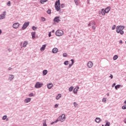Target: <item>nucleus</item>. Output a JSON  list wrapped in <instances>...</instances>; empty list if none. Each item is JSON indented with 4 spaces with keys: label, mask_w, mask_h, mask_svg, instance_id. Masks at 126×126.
<instances>
[{
    "label": "nucleus",
    "mask_w": 126,
    "mask_h": 126,
    "mask_svg": "<svg viewBox=\"0 0 126 126\" xmlns=\"http://www.w3.org/2000/svg\"><path fill=\"white\" fill-rule=\"evenodd\" d=\"M124 29H125V27L123 26H119L116 27V32L121 35H123L124 34Z\"/></svg>",
    "instance_id": "1"
},
{
    "label": "nucleus",
    "mask_w": 126,
    "mask_h": 126,
    "mask_svg": "<svg viewBox=\"0 0 126 126\" xmlns=\"http://www.w3.org/2000/svg\"><path fill=\"white\" fill-rule=\"evenodd\" d=\"M55 8L57 11H60L61 10V3L60 2V0H58L55 3Z\"/></svg>",
    "instance_id": "2"
},
{
    "label": "nucleus",
    "mask_w": 126,
    "mask_h": 126,
    "mask_svg": "<svg viewBox=\"0 0 126 126\" xmlns=\"http://www.w3.org/2000/svg\"><path fill=\"white\" fill-rule=\"evenodd\" d=\"M64 120H65V115L63 114L61 116L59 117L57 120L56 121L55 123L58 122V121H60V122H64Z\"/></svg>",
    "instance_id": "3"
},
{
    "label": "nucleus",
    "mask_w": 126,
    "mask_h": 126,
    "mask_svg": "<svg viewBox=\"0 0 126 126\" xmlns=\"http://www.w3.org/2000/svg\"><path fill=\"white\" fill-rule=\"evenodd\" d=\"M63 35V31L61 30H58L56 32V35L60 37Z\"/></svg>",
    "instance_id": "4"
},
{
    "label": "nucleus",
    "mask_w": 126,
    "mask_h": 126,
    "mask_svg": "<svg viewBox=\"0 0 126 126\" xmlns=\"http://www.w3.org/2000/svg\"><path fill=\"white\" fill-rule=\"evenodd\" d=\"M29 22H25L24 25L23 26L22 28V30H25V29H26V28H27V27H28V26L29 25Z\"/></svg>",
    "instance_id": "5"
},
{
    "label": "nucleus",
    "mask_w": 126,
    "mask_h": 126,
    "mask_svg": "<svg viewBox=\"0 0 126 126\" xmlns=\"http://www.w3.org/2000/svg\"><path fill=\"white\" fill-rule=\"evenodd\" d=\"M43 86V83L40 82H37L35 85V88H40Z\"/></svg>",
    "instance_id": "6"
},
{
    "label": "nucleus",
    "mask_w": 126,
    "mask_h": 126,
    "mask_svg": "<svg viewBox=\"0 0 126 126\" xmlns=\"http://www.w3.org/2000/svg\"><path fill=\"white\" fill-rule=\"evenodd\" d=\"M87 66L89 68H91V67L93 66V63L91 61L89 62L87 64Z\"/></svg>",
    "instance_id": "7"
},
{
    "label": "nucleus",
    "mask_w": 126,
    "mask_h": 126,
    "mask_svg": "<svg viewBox=\"0 0 126 126\" xmlns=\"http://www.w3.org/2000/svg\"><path fill=\"white\" fill-rule=\"evenodd\" d=\"M13 27L15 29H16L19 27V23H15L13 25Z\"/></svg>",
    "instance_id": "8"
},
{
    "label": "nucleus",
    "mask_w": 126,
    "mask_h": 126,
    "mask_svg": "<svg viewBox=\"0 0 126 126\" xmlns=\"http://www.w3.org/2000/svg\"><path fill=\"white\" fill-rule=\"evenodd\" d=\"M5 13H6V12L5 11H4L3 12V14H1L0 15V19L1 20V19H3L5 18Z\"/></svg>",
    "instance_id": "9"
},
{
    "label": "nucleus",
    "mask_w": 126,
    "mask_h": 126,
    "mask_svg": "<svg viewBox=\"0 0 126 126\" xmlns=\"http://www.w3.org/2000/svg\"><path fill=\"white\" fill-rule=\"evenodd\" d=\"M54 21H55V22H57V23H59V22L61 21V20H60V17H56L54 18Z\"/></svg>",
    "instance_id": "10"
},
{
    "label": "nucleus",
    "mask_w": 126,
    "mask_h": 126,
    "mask_svg": "<svg viewBox=\"0 0 126 126\" xmlns=\"http://www.w3.org/2000/svg\"><path fill=\"white\" fill-rule=\"evenodd\" d=\"M58 48H54L52 50V53H53V54H57V53H58Z\"/></svg>",
    "instance_id": "11"
},
{
    "label": "nucleus",
    "mask_w": 126,
    "mask_h": 126,
    "mask_svg": "<svg viewBox=\"0 0 126 126\" xmlns=\"http://www.w3.org/2000/svg\"><path fill=\"white\" fill-rule=\"evenodd\" d=\"M53 87V84L52 83H49L47 85V88L48 89H51Z\"/></svg>",
    "instance_id": "12"
},
{
    "label": "nucleus",
    "mask_w": 126,
    "mask_h": 126,
    "mask_svg": "<svg viewBox=\"0 0 126 126\" xmlns=\"http://www.w3.org/2000/svg\"><path fill=\"white\" fill-rule=\"evenodd\" d=\"M30 101H31V98H30V97L25 99V103H29V102H30Z\"/></svg>",
    "instance_id": "13"
},
{
    "label": "nucleus",
    "mask_w": 126,
    "mask_h": 126,
    "mask_svg": "<svg viewBox=\"0 0 126 126\" xmlns=\"http://www.w3.org/2000/svg\"><path fill=\"white\" fill-rule=\"evenodd\" d=\"M78 89H79V87H77L76 88H75L73 90L74 93H77Z\"/></svg>",
    "instance_id": "14"
},
{
    "label": "nucleus",
    "mask_w": 126,
    "mask_h": 126,
    "mask_svg": "<svg viewBox=\"0 0 126 126\" xmlns=\"http://www.w3.org/2000/svg\"><path fill=\"white\" fill-rule=\"evenodd\" d=\"M36 34V32H32V39H35V35Z\"/></svg>",
    "instance_id": "15"
},
{
    "label": "nucleus",
    "mask_w": 126,
    "mask_h": 126,
    "mask_svg": "<svg viewBox=\"0 0 126 126\" xmlns=\"http://www.w3.org/2000/svg\"><path fill=\"white\" fill-rule=\"evenodd\" d=\"M45 49H46V45L44 44L42 46V47L40 48V51H44Z\"/></svg>",
    "instance_id": "16"
},
{
    "label": "nucleus",
    "mask_w": 126,
    "mask_h": 126,
    "mask_svg": "<svg viewBox=\"0 0 126 126\" xmlns=\"http://www.w3.org/2000/svg\"><path fill=\"white\" fill-rule=\"evenodd\" d=\"M61 97H62V94H59L57 95L56 99H57V100H59V99H60Z\"/></svg>",
    "instance_id": "17"
},
{
    "label": "nucleus",
    "mask_w": 126,
    "mask_h": 126,
    "mask_svg": "<svg viewBox=\"0 0 126 126\" xmlns=\"http://www.w3.org/2000/svg\"><path fill=\"white\" fill-rule=\"evenodd\" d=\"M110 7H107L105 8V9L104 10L105 11L106 13H108V12H109L110 11Z\"/></svg>",
    "instance_id": "18"
},
{
    "label": "nucleus",
    "mask_w": 126,
    "mask_h": 126,
    "mask_svg": "<svg viewBox=\"0 0 126 126\" xmlns=\"http://www.w3.org/2000/svg\"><path fill=\"white\" fill-rule=\"evenodd\" d=\"M101 13L102 15H105V13H106V11H105V9H102Z\"/></svg>",
    "instance_id": "19"
},
{
    "label": "nucleus",
    "mask_w": 126,
    "mask_h": 126,
    "mask_svg": "<svg viewBox=\"0 0 126 126\" xmlns=\"http://www.w3.org/2000/svg\"><path fill=\"white\" fill-rule=\"evenodd\" d=\"M14 78V76L13 75H10L9 77V80H12Z\"/></svg>",
    "instance_id": "20"
},
{
    "label": "nucleus",
    "mask_w": 126,
    "mask_h": 126,
    "mask_svg": "<svg viewBox=\"0 0 126 126\" xmlns=\"http://www.w3.org/2000/svg\"><path fill=\"white\" fill-rule=\"evenodd\" d=\"M95 122L98 123L99 122H101V119L100 118H96L95 119Z\"/></svg>",
    "instance_id": "21"
},
{
    "label": "nucleus",
    "mask_w": 126,
    "mask_h": 126,
    "mask_svg": "<svg viewBox=\"0 0 126 126\" xmlns=\"http://www.w3.org/2000/svg\"><path fill=\"white\" fill-rule=\"evenodd\" d=\"M105 123H106V124L104 126H111V123H110V122L106 121Z\"/></svg>",
    "instance_id": "22"
},
{
    "label": "nucleus",
    "mask_w": 126,
    "mask_h": 126,
    "mask_svg": "<svg viewBox=\"0 0 126 126\" xmlns=\"http://www.w3.org/2000/svg\"><path fill=\"white\" fill-rule=\"evenodd\" d=\"M47 1H48V0H41L40 3H41L42 4H44V3H45V2Z\"/></svg>",
    "instance_id": "23"
},
{
    "label": "nucleus",
    "mask_w": 126,
    "mask_h": 126,
    "mask_svg": "<svg viewBox=\"0 0 126 126\" xmlns=\"http://www.w3.org/2000/svg\"><path fill=\"white\" fill-rule=\"evenodd\" d=\"M28 44V42L27 41H25L23 44V47H26Z\"/></svg>",
    "instance_id": "24"
},
{
    "label": "nucleus",
    "mask_w": 126,
    "mask_h": 126,
    "mask_svg": "<svg viewBox=\"0 0 126 126\" xmlns=\"http://www.w3.org/2000/svg\"><path fill=\"white\" fill-rule=\"evenodd\" d=\"M43 126H47V121H46V120H43Z\"/></svg>",
    "instance_id": "25"
},
{
    "label": "nucleus",
    "mask_w": 126,
    "mask_h": 126,
    "mask_svg": "<svg viewBox=\"0 0 126 126\" xmlns=\"http://www.w3.org/2000/svg\"><path fill=\"white\" fill-rule=\"evenodd\" d=\"M48 73V71L47 70H44L43 71V74H44V75H46V74H47Z\"/></svg>",
    "instance_id": "26"
},
{
    "label": "nucleus",
    "mask_w": 126,
    "mask_h": 126,
    "mask_svg": "<svg viewBox=\"0 0 126 126\" xmlns=\"http://www.w3.org/2000/svg\"><path fill=\"white\" fill-rule=\"evenodd\" d=\"M120 87H121V85H117L115 86V89H116V90H118V89L120 88Z\"/></svg>",
    "instance_id": "27"
},
{
    "label": "nucleus",
    "mask_w": 126,
    "mask_h": 126,
    "mask_svg": "<svg viewBox=\"0 0 126 126\" xmlns=\"http://www.w3.org/2000/svg\"><path fill=\"white\" fill-rule=\"evenodd\" d=\"M118 56L117 55H115L114 57H113V60L114 61H116V60H117V59H118Z\"/></svg>",
    "instance_id": "28"
},
{
    "label": "nucleus",
    "mask_w": 126,
    "mask_h": 126,
    "mask_svg": "<svg viewBox=\"0 0 126 126\" xmlns=\"http://www.w3.org/2000/svg\"><path fill=\"white\" fill-rule=\"evenodd\" d=\"M72 90H73V87H70L69 88V91H72Z\"/></svg>",
    "instance_id": "29"
},
{
    "label": "nucleus",
    "mask_w": 126,
    "mask_h": 126,
    "mask_svg": "<svg viewBox=\"0 0 126 126\" xmlns=\"http://www.w3.org/2000/svg\"><path fill=\"white\" fill-rule=\"evenodd\" d=\"M71 61L72 62V64H69V67H70V66H71V65L73 64V63H74L73 59H72V60H71Z\"/></svg>",
    "instance_id": "30"
},
{
    "label": "nucleus",
    "mask_w": 126,
    "mask_h": 126,
    "mask_svg": "<svg viewBox=\"0 0 126 126\" xmlns=\"http://www.w3.org/2000/svg\"><path fill=\"white\" fill-rule=\"evenodd\" d=\"M29 97H33V96H34V94H33V93H31L29 94Z\"/></svg>",
    "instance_id": "31"
},
{
    "label": "nucleus",
    "mask_w": 126,
    "mask_h": 126,
    "mask_svg": "<svg viewBox=\"0 0 126 126\" xmlns=\"http://www.w3.org/2000/svg\"><path fill=\"white\" fill-rule=\"evenodd\" d=\"M122 109L123 110H126V103L125 105H124L123 106H122Z\"/></svg>",
    "instance_id": "32"
},
{
    "label": "nucleus",
    "mask_w": 126,
    "mask_h": 126,
    "mask_svg": "<svg viewBox=\"0 0 126 126\" xmlns=\"http://www.w3.org/2000/svg\"><path fill=\"white\" fill-rule=\"evenodd\" d=\"M64 64H65V65H67V64H68V61H65L64 63Z\"/></svg>",
    "instance_id": "33"
},
{
    "label": "nucleus",
    "mask_w": 126,
    "mask_h": 126,
    "mask_svg": "<svg viewBox=\"0 0 126 126\" xmlns=\"http://www.w3.org/2000/svg\"><path fill=\"white\" fill-rule=\"evenodd\" d=\"M41 20H42V21H46V19H45V18H44V17H41Z\"/></svg>",
    "instance_id": "34"
},
{
    "label": "nucleus",
    "mask_w": 126,
    "mask_h": 126,
    "mask_svg": "<svg viewBox=\"0 0 126 126\" xmlns=\"http://www.w3.org/2000/svg\"><path fill=\"white\" fill-rule=\"evenodd\" d=\"M63 57H67V53H63Z\"/></svg>",
    "instance_id": "35"
},
{
    "label": "nucleus",
    "mask_w": 126,
    "mask_h": 126,
    "mask_svg": "<svg viewBox=\"0 0 126 126\" xmlns=\"http://www.w3.org/2000/svg\"><path fill=\"white\" fill-rule=\"evenodd\" d=\"M6 118H7V116L5 115V116H3L2 120H6Z\"/></svg>",
    "instance_id": "36"
},
{
    "label": "nucleus",
    "mask_w": 126,
    "mask_h": 126,
    "mask_svg": "<svg viewBox=\"0 0 126 126\" xmlns=\"http://www.w3.org/2000/svg\"><path fill=\"white\" fill-rule=\"evenodd\" d=\"M32 29V30H36V29H37V28L35 27V26H33Z\"/></svg>",
    "instance_id": "37"
},
{
    "label": "nucleus",
    "mask_w": 126,
    "mask_h": 126,
    "mask_svg": "<svg viewBox=\"0 0 126 126\" xmlns=\"http://www.w3.org/2000/svg\"><path fill=\"white\" fill-rule=\"evenodd\" d=\"M47 13L48 14H50L51 13V10H48L47 11Z\"/></svg>",
    "instance_id": "38"
},
{
    "label": "nucleus",
    "mask_w": 126,
    "mask_h": 126,
    "mask_svg": "<svg viewBox=\"0 0 126 126\" xmlns=\"http://www.w3.org/2000/svg\"><path fill=\"white\" fill-rule=\"evenodd\" d=\"M75 2L76 5H78V2H77V0H75Z\"/></svg>",
    "instance_id": "39"
},
{
    "label": "nucleus",
    "mask_w": 126,
    "mask_h": 126,
    "mask_svg": "<svg viewBox=\"0 0 126 126\" xmlns=\"http://www.w3.org/2000/svg\"><path fill=\"white\" fill-rule=\"evenodd\" d=\"M48 35L49 37H51L52 36V32H49Z\"/></svg>",
    "instance_id": "40"
},
{
    "label": "nucleus",
    "mask_w": 126,
    "mask_h": 126,
    "mask_svg": "<svg viewBox=\"0 0 126 126\" xmlns=\"http://www.w3.org/2000/svg\"><path fill=\"white\" fill-rule=\"evenodd\" d=\"M61 7H62V8H63V7H64V4H62L61 5Z\"/></svg>",
    "instance_id": "41"
},
{
    "label": "nucleus",
    "mask_w": 126,
    "mask_h": 126,
    "mask_svg": "<svg viewBox=\"0 0 126 126\" xmlns=\"http://www.w3.org/2000/svg\"><path fill=\"white\" fill-rule=\"evenodd\" d=\"M116 28V26H113V27H112V30H115V29Z\"/></svg>",
    "instance_id": "42"
},
{
    "label": "nucleus",
    "mask_w": 126,
    "mask_h": 126,
    "mask_svg": "<svg viewBox=\"0 0 126 126\" xmlns=\"http://www.w3.org/2000/svg\"><path fill=\"white\" fill-rule=\"evenodd\" d=\"M74 106H75V107H76V106H77V103H76V102H74Z\"/></svg>",
    "instance_id": "43"
},
{
    "label": "nucleus",
    "mask_w": 126,
    "mask_h": 126,
    "mask_svg": "<svg viewBox=\"0 0 126 126\" xmlns=\"http://www.w3.org/2000/svg\"><path fill=\"white\" fill-rule=\"evenodd\" d=\"M7 4L8 5V6H9L10 5V1H9L8 2H7Z\"/></svg>",
    "instance_id": "44"
},
{
    "label": "nucleus",
    "mask_w": 126,
    "mask_h": 126,
    "mask_svg": "<svg viewBox=\"0 0 126 126\" xmlns=\"http://www.w3.org/2000/svg\"><path fill=\"white\" fill-rule=\"evenodd\" d=\"M106 98H103L102 102H106Z\"/></svg>",
    "instance_id": "45"
},
{
    "label": "nucleus",
    "mask_w": 126,
    "mask_h": 126,
    "mask_svg": "<svg viewBox=\"0 0 126 126\" xmlns=\"http://www.w3.org/2000/svg\"><path fill=\"white\" fill-rule=\"evenodd\" d=\"M55 108H58V107H59V104H56L55 105Z\"/></svg>",
    "instance_id": "46"
},
{
    "label": "nucleus",
    "mask_w": 126,
    "mask_h": 126,
    "mask_svg": "<svg viewBox=\"0 0 126 126\" xmlns=\"http://www.w3.org/2000/svg\"><path fill=\"white\" fill-rule=\"evenodd\" d=\"M92 28H93V29L94 30H95L96 29V28H95V27H94V26H93V27H92Z\"/></svg>",
    "instance_id": "47"
},
{
    "label": "nucleus",
    "mask_w": 126,
    "mask_h": 126,
    "mask_svg": "<svg viewBox=\"0 0 126 126\" xmlns=\"http://www.w3.org/2000/svg\"><path fill=\"white\" fill-rule=\"evenodd\" d=\"M115 85H116V83H114V84L112 85V87H115Z\"/></svg>",
    "instance_id": "48"
},
{
    "label": "nucleus",
    "mask_w": 126,
    "mask_h": 126,
    "mask_svg": "<svg viewBox=\"0 0 126 126\" xmlns=\"http://www.w3.org/2000/svg\"><path fill=\"white\" fill-rule=\"evenodd\" d=\"M110 77H111V79H112V78H113V75L110 74Z\"/></svg>",
    "instance_id": "49"
},
{
    "label": "nucleus",
    "mask_w": 126,
    "mask_h": 126,
    "mask_svg": "<svg viewBox=\"0 0 126 126\" xmlns=\"http://www.w3.org/2000/svg\"><path fill=\"white\" fill-rule=\"evenodd\" d=\"M95 23L94 22H93L92 23V25H95Z\"/></svg>",
    "instance_id": "50"
},
{
    "label": "nucleus",
    "mask_w": 126,
    "mask_h": 126,
    "mask_svg": "<svg viewBox=\"0 0 126 126\" xmlns=\"http://www.w3.org/2000/svg\"><path fill=\"white\" fill-rule=\"evenodd\" d=\"M88 26H91V23H89V24H88Z\"/></svg>",
    "instance_id": "51"
},
{
    "label": "nucleus",
    "mask_w": 126,
    "mask_h": 126,
    "mask_svg": "<svg viewBox=\"0 0 126 126\" xmlns=\"http://www.w3.org/2000/svg\"><path fill=\"white\" fill-rule=\"evenodd\" d=\"M11 70V67H9L8 68V70Z\"/></svg>",
    "instance_id": "52"
},
{
    "label": "nucleus",
    "mask_w": 126,
    "mask_h": 126,
    "mask_svg": "<svg viewBox=\"0 0 126 126\" xmlns=\"http://www.w3.org/2000/svg\"><path fill=\"white\" fill-rule=\"evenodd\" d=\"M52 33H55V30H52Z\"/></svg>",
    "instance_id": "53"
},
{
    "label": "nucleus",
    "mask_w": 126,
    "mask_h": 126,
    "mask_svg": "<svg viewBox=\"0 0 126 126\" xmlns=\"http://www.w3.org/2000/svg\"><path fill=\"white\" fill-rule=\"evenodd\" d=\"M55 122H52V123H51V125H53V124H55Z\"/></svg>",
    "instance_id": "54"
},
{
    "label": "nucleus",
    "mask_w": 126,
    "mask_h": 126,
    "mask_svg": "<svg viewBox=\"0 0 126 126\" xmlns=\"http://www.w3.org/2000/svg\"><path fill=\"white\" fill-rule=\"evenodd\" d=\"M124 123H125V124H126V119L125 120H124Z\"/></svg>",
    "instance_id": "55"
},
{
    "label": "nucleus",
    "mask_w": 126,
    "mask_h": 126,
    "mask_svg": "<svg viewBox=\"0 0 126 126\" xmlns=\"http://www.w3.org/2000/svg\"><path fill=\"white\" fill-rule=\"evenodd\" d=\"M1 34V30H0V35Z\"/></svg>",
    "instance_id": "56"
},
{
    "label": "nucleus",
    "mask_w": 126,
    "mask_h": 126,
    "mask_svg": "<svg viewBox=\"0 0 126 126\" xmlns=\"http://www.w3.org/2000/svg\"><path fill=\"white\" fill-rule=\"evenodd\" d=\"M125 103L126 104V100L125 101Z\"/></svg>",
    "instance_id": "57"
},
{
    "label": "nucleus",
    "mask_w": 126,
    "mask_h": 126,
    "mask_svg": "<svg viewBox=\"0 0 126 126\" xmlns=\"http://www.w3.org/2000/svg\"><path fill=\"white\" fill-rule=\"evenodd\" d=\"M107 96H109V94H107Z\"/></svg>",
    "instance_id": "58"
},
{
    "label": "nucleus",
    "mask_w": 126,
    "mask_h": 126,
    "mask_svg": "<svg viewBox=\"0 0 126 126\" xmlns=\"http://www.w3.org/2000/svg\"><path fill=\"white\" fill-rule=\"evenodd\" d=\"M88 1L90 0H88Z\"/></svg>",
    "instance_id": "59"
},
{
    "label": "nucleus",
    "mask_w": 126,
    "mask_h": 126,
    "mask_svg": "<svg viewBox=\"0 0 126 126\" xmlns=\"http://www.w3.org/2000/svg\"><path fill=\"white\" fill-rule=\"evenodd\" d=\"M102 126H104V125H102Z\"/></svg>",
    "instance_id": "60"
}]
</instances>
